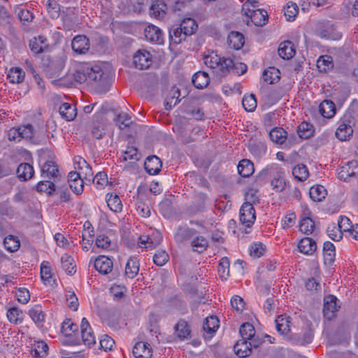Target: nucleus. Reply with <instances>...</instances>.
Instances as JSON below:
<instances>
[{"mask_svg":"<svg viewBox=\"0 0 358 358\" xmlns=\"http://www.w3.org/2000/svg\"><path fill=\"white\" fill-rule=\"evenodd\" d=\"M116 124L120 129L128 127L131 124V116L125 113H120L115 118Z\"/></svg>","mask_w":358,"mask_h":358,"instance_id":"obj_64","label":"nucleus"},{"mask_svg":"<svg viewBox=\"0 0 358 358\" xmlns=\"http://www.w3.org/2000/svg\"><path fill=\"white\" fill-rule=\"evenodd\" d=\"M166 5L162 0L154 1L150 8V14L161 18L166 15Z\"/></svg>","mask_w":358,"mask_h":358,"instance_id":"obj_32","label":"nucleus"},{"mask_svg":"<svg viewBox=\"0 0 358 358\" xmlns=\"http://www.w3.org/2000/svg\"><path fill=\"white\" fill-rule=\"evenodd\" d=\"M18 130L20 131L21 139L32 140L36 134L33 126L30 124L18 127Z\"/></svg>","mask_w":358,"mask_h":358,"instance_id":"obj_58","label":"nucleus"},{"mask_svg":"<svg viewBox=\"0 0 358 358\" xmlns=\"http://www.w3.org/2000/svg\"><path fill=\"white\" fill-rule=\"evenodd\" d=\"M278 52L281 58L289 60L295 55L294 45L290 41H283L280 43Z\"/></svg>","mask_w":358,"mask_h":358,"instance_id":"obj_15","label":"nucleus"},{"mask_svg":"<svg viewBox=\"0 0 358 358\" xmlns=\"http://www.w3.org/2000/svg\"><path fill=\"white\" fill-rule=\"evenodd\" d=\"M24 72L19 67L11 68L8 74V79L13 83H19L24 78Z\"/></svg>","mask_w":358,"mask_h":358,"instance_id":"obj_51","label":"nucleus"},{"mask_svg":"<svg viewBox=\"0 0 358 358\" xmlns=\"http://www.w3.org/2000/svg\"><path fill=\"white\" fill-rule=\"evenodd\" d=\"M327 189L320 185H316L310 187L309 195L313 201L320 202L324 199L327 195Z\"/></svg>","mask_w":358,"mask_h":358,"instance_id":"obj_36","label":"nucleus"},{"mask_svg":"<svg viewBox=\"0 0 358 358\" xmlns=\"http://www.w3.org/2000/svg\"><path fill=\"white\" fill-rule=\"evenodd\" d=\"M145 36L147 40L157 43L163 41V34L159 28L155 25H150L145 29Z\"/></svg>","mask_w":358,"mask_h":358,"instance_id":"obj_19","label":"nucleus"},{"mask_svg":"<svg viewBox=\"0 0 358 358\" xmlns=\"http://www.w3.org/2000/svg\"><path fill=\"white\" fill-rule=\"evenodd\" d=\"M271 140L277 143L282 144L287 138V131L282 127H275L269 132Z\"/></svg>","mask_w":358,"mask_h":358,"instance_id":"obj_38","label":"nucleus"},{"mask_svg":"<svg viewBox=\"0 0 358 358\" xmlns=\"http://www.w3.org/2000/svg\"><path fill=\"white\" fill-rule=\"evenodd\" d=\"M276 329L280 334L286 335L290 331L291 318L287 315H279L275 319Z\"/></svg>","mask_w":358,"mask_h":358,"instance_id":"obj_27","label":"nucleus"},{"mask_svg":"<svg viewBox=\"0 0 358 358\" xmlns=\"http://www.w3.org/2000/svg\"><path fill=\"white\" fill-rule=\"evenodd\" d=\"M223 76L231 72L238 76L245 73L248 69L247 65L242 62H235L232 59L227 57L224 61Z\"/></svg>","mask_w":358,"mask_h":358,"instance_id":"obj_7","label":"nucleus"},{"mask_svg":"<svg viewBox=\"0 0 358 358\" xmlns=\"http://www.w3.org/2000/svg\"><path fill=\"white\" fill-rule=\"evenodd\" d=\"M317 66L321 71H327L333 67L332 58L328 55L321 56L317 62Z\"/></svg>","mask_w":358,"mask_h":358,"instance_id":"obj_63","label":"nucleus"},{"mask_svg":"<svg viewBox=\"0 0 358 358\" xmlns=\"http://www.w3.org/2000/svg\"><path fill=\"white\" fill-rule=\"evenodd\" d=\"M260 343V341H248L240 339L234 345V352L239 357L245 358L251 354L252 348H257Z\"/></svg>","mask_w":358,"mask_h":358,"instance_id":"obj_4","label":"nucleus"},{"mask_svg":"<svg viewBox=\"0 0 358 358\" xmlns=\"http://www.w3.org/2000/svg\"><path fill=\"white\" fill-rule=\"evenodd\" d=\"M61 264L62 268L68 275H72L76 273V270L74 260L70 255L67 254L64 255L61 257Z\"/></svg>","mask_w":358,"mask_h":358,"instance_id":"obj_44","label":"nucleus"},{"mask_svg":"<svg viewBox=\"0 0 358 358\" xmlns=\"http://www.w3.org/2000/svg\"><path fill=\"white\" fill-rule=\"evenodd\" d=\"M53 180V181H51L50 179L43 178V180L37 184V191L39 192H45L48 194H52L55 192V182L56 179Z\"/></svg>","mask_w":358,"mask_h":358,"instance_id":"obj_40","label":"nucleus"},{"mask_svg":"<svg viewBox=\"0 0 358 358\" xmlns=\"http://www.w3.org/2000/svg\"><path fill=\"white\" fill-rule=\"evenodd\" d=\"M95 269L101 274L106 275L112 271L113 262L104 255H99L94 260Z\"/></svg>","mask_w":358,"mask_h":358,"instance_id":"obj_12","label":"nucleus"},{"mask_svg":"<svg viewBox=\"0 0 358 358\" xmlns=\"http://www.w3.org/2000/svg\"><path fill=\"white\" fill-rule=\"evenodd\" d=\"M20 241L16 236L9 235L3 239V245L9 252L16 251L20 248Z\"/></svg>","mask_w":358,"mask_h":358,"instance_id":"obj_57","label":"nucleus"},{"mask_svg":"<svg viewBox=\"0 0 358 358\" xmlns=\"http://www.w3.org/2000/svg\"><path fill=\"white\" fill-rule=\"evenodd\" d=\"M47 10L52 19L59 16V5L56 0H48L46 3Z\"/></svg>","mask_w":358,"mask_h":358,"instance_id":"obj_61","label":"nucleus"},{"mask_svg":"<svg viewBox=\"0 0 358 358\" xmlns=\"http://www.w3.org/2000/svg\"><path fill=\"white\" fill-rule=\"evenodd\" d=\"M133 64L140 70L148 69L152 64V56L145 50H139L133 57Z\"/></svg>","mask_w":358,"mask_h":358,"instance_id":"obj_5","label":"nucleus"},{"mask_svg":"<svg viewBox=\"0 0 358 358\" xmlns=\"http://www.w3.org/2000/svg\"><path fill=\"white\" fill-rule=\"evenodd\" d=\"M339 306H337V298L333 295H327L324 299L323 314L324 317L330 320Z\"/></svg>","mask_w":358,"mask_h":358,"instance_id":"obj_8","label":"nucleus"},{"mask_svg":"<svg viewBox=\"0 0 358 358\" xmlns=\"http://www.w3.org/2000/svg\"><path fill=\"white\" fill-rule=\"evenodd\" d=\"M353 129L350 124L341 123L336 131V136L342 141H347L352 135Z\"/></svg>","mask_w":358,"mask_h":358,"instance_id":"obj_39","label":"nucleus"},{"mask_svg":"<svg viewBox=\"0 0 358 358\" xmlns=\"http://www.w3.org/2000/svg\"><path fill=\"white\" fill-rule=\"evenodd\" d=\"M89 83H97L99 87H105L108 84L109 75L104 73L102 68L99 65H88Z\"/></svg>","mask_w":358,"mask_h":358,"instance_id":"obj_1","label":"nucleus"},{"mask_svg":"<svg viewBox=\"0 0 358 358\" xmlns=\"http://www.w3.org/2000/svg\"><path fill=\"white\" fill-rule=\"evenodd\" d=\"M323 255L325 264H331L335 261L336 250L334 245L330 241L323 244Z\"/></svg>","mask_w":358,"mask_h":358,"instance_id":"obj_30","label":"nucleus"},{"mask_svg":"<svg viewBox=\"0 0 358 358\" xmlns=\"http://www.w3.org/2000/svg\"><path fill=\"white\" fill-rule=\"evenodd\" d=\"M59 112L61 116L67 121H71L76 117V108L69 103H62L59 108Z\"/></svg>","mask_w":358,"mask_h":358,"instance_id":"obj_29","label":"nucleus"},{"mask_svg":"<svg viewBox=\"0 0 358 358\" xmlns=\"http://www.w3.org/2000/svg\"><path fill=\"white\" fill-rule=\"evenodd\" d=\"M52 275V268L49 262L43 261L41 265V278L44 284L50 282Z\"/></svg>","mask_w":358,"mask_h":358,"instance_id":"obj_52","label":"nucleus"},{"mask_svg":"<svg viewBox=\"0 0 358 358\" xmlns=\"http://www.w3.org/2000/svg\"><path fill=\"white\" fill-rule=\"evenodd\" d=\"M7 317L10 322L17 324L23 320V313L16 307H12L8 310Z\"/></svg>","mask_w":358,"mask_h":358,"instance_id":"obj_55","label":"nucleus"},{"mask_svg":"<svg viewBox=\"0 0 358 358\" xmlns=\"http://www.w3.org/2000/svg\"><path fill=\"white\" fill-rule=\"evenodd\" d=\"M80 331L83 342L85 345H92L96 343L95 336L88 320L83 317L81 321Z\"/></svg>","mask_w":358,"mask_h":358,"instance_id":"obj_10","label":"nucleus"},{"mask_svg":"<svg viewBox=\"0 0 358 358\" xmlns=\"http://www.w3.org/2000/svg\"><path fill=\"white\" fill-rule=\"evenodd\" d=\"M154 235L157 236V240L153 241L152 238L150 236L142 235L139 237L138 244L141 248H149L159 245L162 241V236L161 234L156 231Z\"/></svg>","mask_w":358,"mask_h":358,"instance_id":"obj_25","label":"nucleus"},{"mask_svg":"<svg viewBox=\"0 0 358 358\" xmlns=\"http://www.w3.org/2000/svg\"><path fill=\"white\" fill-rule=\"evenodd\" d=\"M179 27L187 36L192 35L197 29L196 21L190 17L185 18L179 24Z\"/></svg>","mask_w":358,"mask_h":358,"instance_id":"obj_47","label":"nucleus"},{"mask_svg":"<svg viewBox=\"0 0 358 358\" xmlns=\"http://www.w3.org/2000/svg\"><path fill=\"white\" fill-rule=\"evenodd\" d=\"M175 333L180 340L187 339L191 331L186 321L180 320L174 327Z\"/></svg>","mask_w":358,"mask_h":358,"instance_id":"obj_34","label":"nucleus"},{"mask_svg":"<svg viewBox=\"0 0 358 358\" xmlns=\"http://www.w3.org/2000/svg\"><path fill=\"white\" fill-rule=\"evenodd\" d=\"M187 36L179 26H173L169 29V38L172 43L180 44L186 39Z\"/></svg>","mask_w":358,"mask_h":358,"instance_id":"obj_35","label":"nucleus"},{"mask_svg":"<svg viewBox=\"0 0 358 358\" xmlns=\"http://www.w3.org/2000/svg\"><path fill=\"white\" fill-rule=\"evenodd\" d=\"M272 189L275 192H282L286 187V182L281 172H277L271 180Z\"/></svg>","mask_w":358,"mask_h":358,"instance_id":"obj_46","label":"nucleus"},{"mask_svg":"<svg viewBox=\"0 0 358 358\" xmlns=\"http://www.w3.org/2000/svg\"><path fill=\"white\" fill-rule=\"evenodd\" d=\"M237 169L238 173L243 178L250 176L255 171L253 163L247 159L241 160L238 164Z\"/></svg>","mask_w":358,"mask_h":358,"instance_id":"obj_26","label":"nucleus"},{"mask_svg":"<svg viewBox=\"0 0 358 358\" xmlns=\"http://www.w3.org/2000/svg\"><path fill=\"white\" fill-rule=\"evenodd\" d=\"M266 251V246L262 243H254L249 247V252L252 257L259 258L262 256Z\"/></svg>","mask_w":358,"mask_h":358,"instance_id":"obj_62","label":"nucleus"},{"mask_svg":"<svg viewBox=\"0 0 358 358\" xmlns=\"http://www.w3.org/2000/svg\"><path fill=\"white\" fill-rule=\"evenodd\" d=\"M227 43L231 48L240 50L245 43V38L238 31H231L228 36Z\"/></svg>","mask_w":358,"mask_h":358,"instance_id":"obj_21","label":"nucleus"},{"mask_svg":"<svg viewBox=\"0 0 358 358\" xmlns=\"http://www.w3.org/2000/svg\"><path fill=\"white\" fill-rule=\"evenodd\" d=\"M315 229L314 221L308 217H306L301 220L299 224V230L307 235L311 234Z\"/></svg>","mask_w":358,"mask_h":358,"instance_id":"obj_53","label":"nucleus"},{"mask_svg":"<svg viewBox=\"0 0 358 358\" xmlns=\"http://www.w3.org/2000/svg\"><path fill=\"white\" fill-rule=\"evenodd\" d=\"M298 248L301 253L307 255H311L315 252L317 249V244L313 238L305 237L301 239L298 244Z\"/></svg>","mask_w":358,"mask_h":358,"instance_id":"obj_16","label":"nucleus"},{"mask_svg":"<svg viewBox=\"0 0 358 358\" xmlns=\"http://www.w3.org/2000/svg\"><path fill=\"white\" fill-rule=\"evenodd\" d=\"M327 233L328 236L334 241H338L343 238L342 229L336 223L329 224Z\"/></svg>","mask_w":358,"mask_h":358,"instance_id":"obj_54","label":"nucleus"},{"mask_svg":"<svg viewBox=\"0 0 358 358\" xmlns=\"http://www.w3.org/2000/svg\"><path fill=\"white\" fill-rule=\"evenodd\" d=\"M139 260L136 257H131L125 266L124 275L130 279L134 278L139 272Z\"/></svg>","mask_w":358,"mask_h":358,"instance_id":"obj_17","label":"nucleus"},{"mask_svg":"<svg viewBox=\"0 0 358 358\" xmlns=\"http://www.w3.org/2000/svg\"><path fill=\"white\" fill-rule=\"evenodd\" d=\"M219 327V320L215 316H210L205 319L203 329L205 332L212 335Z\"/></svg>","mask_w":358,"mask_h":358,"instance_id":"obj_41","label":"nucleus"},{"mask_svg":"<svg viewBox=\"0 0 358 358\" xmlns=\"http://www.w3.org/2000/svg\"><path fill=\"white\" fill-rule=\"evenodd\" d=\"M297 133L301 139H308L313 135V126L307 122H303L298 126Z\"/></svg>","mask_w":358,"mask_h":358,"instance_id":"obj_45","label":"nucleus"},{"mask_svg":"<svg viewBox=\"0 0 358 358\" xmlns=\"http://www.w3.org/2000/svg\"><path fill=\"white\" fill-rule=\"evenodd\" d=\"M41 176L47 179H57L60 175L57 166L51 160L41 164Z\"/></svg>","mask_w":358,"mask_h":358,"instance_id":"obj_11","label":"nucleus"},{"mask_svg":"<svg viewBox=\"0 0 358 358\" xmlns=\"http://www.w3.org/2000/svg\"><path fill=\"white\" fill-rule=\"evenodd\" d=\"M240 335L241 340H246L248 341H257L255 338V329L252 324L245 322L240 327Z\"/></svg>","mask_w":358,"mask_h":358,"instance_id":"obj_28","label":"nucleus"},{"mask_svg":"<svg viewBox=\"0 0 358 358\" xmlns=\"http://www.w3.org/2000/svg\"><path fill=\"white\" fill-rule=\"evenodd\" d=\"M133 354L136 358H150L152 355V348L147 343L138 342L133 348Z\"/></svg>","mask_w":358,"mask_h":358,"instance_id":"obj_14","label":"nucleus"},{"mask_svg":"<svg viewBox=\"0 0 358 358\" xmlns=\"http://www.w3.org/2000/svg\"><path fill=\"white\" fill-rule=\"evenodd\" d=\"M196 230L187 227H178L174 238L177 243H182L190 239L195 234Z\"/></svg>","mask_w":358,"mask_h":358,"instance_id":"obj_20","label":"nucleus"},{"mask_svg":"<svg viewBox=\"0 0 358 358\" xmlns=\"http://www.w3.org/2000/svg\"><path fill=\"white\" fill-rule=\"evenodd\" d=\"M226 58L221 57L216 51L208 50L203 56V62L208 67L216 69L221 76H223L224 61Z\"/></svg>","mask_w":358,"mask_h":358,"instance_id":"obj_2","label":"nucleus"},{"mask_svg":"<svg viewBox=\"0 0 358 358\" xmlns=\"http://www.w3.org/2000/svg\"><path fill=\"white\" fill-rule=\"evenodd\" d=\"M18 178L22 181L31 179L34 174L33 166L29 163H21L16 170Z\"/></svg>","mask_w":358,"mask_h":358,"instance_id":"obj_18","label":"nucleus"},{"mask_svg":"<svg viewBox=\"0 0 358 358\" xmlns=\"http://www.w3.org/2000/svg\"><path fill=\"white\" fill-rule=\"evenodd\" d=\"M47 39L43 36L34 37L29 42V47L34 54L41 53L46 47Z\"/></svg>","mask_w":358,"mask_h":358,"instance_id":"obj_33","label":"nucleus"},{"mask_svg":"<svg viewBox=\"0 0 358 358\" xmlns=\"http://www.w3.org/2000/svg\"><path fill=\"white\" fill-rule=\"evenodd\" d=\"M239 220L246 227H251L256 220L255 210L252 204L244 202L241 207Z\"/></svg>","mask_w":358,"mask_h":358,"instance_id":"obj_3","label":"nucleus"},{"mask_svg":"<svg viewBox=\"0 0 358 358\" xmlns=\"http://www.w3.org/2000/svg\"><path fill=\"white\" fill-rule=\"evenodd\" d=\"M242 104L246 111H254L257 108V101L255 95H245L242 100Z\"/></svg>","mask_w":358,"mask_h":358,"instance_id":"obj_60","label":"nucleus"},{"mask_svg":"<svg viewBox=\"0 0 358 358\" xmlns=\"http://www.w3.org/2000/svg\"><path fill=\"white\" fill-rule=\"evenodd\" d=\"M106 201L108 208L113 212H120L122 209V204L120 197L117 194H107Z\"/></svg>","mask_w":358,"mask_h":358,"instance_id":"obj_37","label":"nucleus"},{"mask_svg":"<svg viewBox=\"0 0 358 358\" xmlns=\"http://www.w3.org/2000/svg\"><path fill=\"white\" fill-rule=\"evenodd\" d=\"M49 348L43 341H34L31 347V355L35 358H43L47 356Z\"/></svg>","mask_w":358,"mask_h":358,"instance_id":"obj_22","label":"nucleus"},{"mask_svg":"<svg viewBox=\"0 0 358 358\" xmlns=\"http://www.w3.org/2000/svg\"><path fill=\"white\" fill-rule=\"evenodd\" d=\"M162 163L160 159L155 156L148 157L144 163V168L146 172L150 175H156L161 171Z\"/></svg>","mask_w":358,"mask_h":358,"instance_id":"obj_13","label":"nucleus"},{"mask_svg":"<svg viewBox=\"0 0 358 358\" xmlns=\"http://www.w3.org/2000/svg\"><path fill=\"white\" fill-rule=\"evenodd\" d=\"M229 266L230 262L228 257H224L220 260L217 270L220 278L225 280L227 278L229 275Z\"/></svg>","mask_w":358,"mask_h":358,"instance_id":"obj_59","label":"nucleus"},{"mask_svg":"<svg viewBox=\"0 0 358 358\" xmlns=\"http://www.w3.org/2000/svg\"><path fill=\"white\" fill-rule=\"evenodd\" d=\"M244 15L247 17V24H249V20L257 27L265 25L268 20L267 12L264 9H255L252 10L245 11Z\"/></svg>","mask_w":358,"mask_h":358,"instance_id":"obj_6","label":"nucleus"},{"mask_svg":"<svg viewBox=\"0 0 358 358\" xmlns=\"http://www.w3.org/2000/svg\"><path fill=\"white\" fill-rule=\"evenodd\" d=\"M71 48L78 55L85 54L90 49L89 38L85 35L76 36L72 40Z\"/></svg>","mask_w":358,"mask_h":358,"instance_id":"obj_9","label":"nucleus"},{"mask_svg":"<svg viewBox=\"0 0 358 358\" xmlns=\"http://www.w3.org/2000/svg\"><path fill=\"white\" fill-rule=\"evenodd\" d=\"M28 313L37 326H43L45 321V314L43 311L42 307L40 305H35L29 310Z\"/></svg>","mask_w":358,"mask_h":358,"instance_id":"obj_24","label":"nucleus"},{"mask_svg":"<svg viewBox=\"0 0 358 358\" xmlns=\"http://www.w3.org/2000/svg\"><path fill=\"white\" fill-rule=\"evenodd\" d=\"M191 246L192 247L194 251L201 253L203 251L206 250V249L208 248V241L205 237L202 236H199L195 237L191 241Z\"/></svg>","mask_w":358,"mask_h":358,"instance_id":"obj_48","label":"nucleus"},{"mask_svg":"<svg viewBox=\"0 0 358 358\" xmlns=\"http://www.w3.org/2000/svg\"><path fill=\"white\" fill-rule=\"evenodd\" d=\"M319 112L322 117L331 118L336 113L335 105L330 100H324L319 106Z\"/></svg>","mask_w":358,"mask_h":358,"instance_id":"obj_31","label":"nucleus"},{"mask_svg":"<svg viewBox=\"0 0 358 358\" xmlns=\"http://www.w3.org/2000/svg\"><path fill=\"white\" fill-rule=\"evenodd\" d=\"M105 126L102 122H94L90 127V134L96 139H101L105 135Z\"/></svg>","mask_w":358,"mask_h":358,"instance_id":"obj_50","label":"nucleus"},{"mask_svg":"<svg viewBox=\"0 0 358 358\" xmlns=\"http://www.w3.org/2000/svg\"><path fill=\"white\" fill-rule=\"evenodd\" d=\"M299 12V8L296 3L288 2L284 7V15L288 21H292L296 17Z\"/></svg>","mask_w":358,"mask_h":358,"instance_id":"obj_56","label":"nucleus"},{"mask_svg":"<svg viewBox=\"0 0 358 358\" xmlns=\"http://www.w3.org/2000/svg\"><path fill=\"white\" fill-rule=\"evenodd\" d=\"M192 83L197 89L206 87L210 82L208 74L204 71H198L192 76Z\"/></svg>","mask_w":358,"mask_h":358,"instance_id":"obj_23","label":"nucleus"},{"mask_svg":"<svg viewBox=\"0 0 358 358\" xmlns=\"http://www.w3.org/2000/svg\"><path fill=\"white\" fill-rule=\"evenodd\" d=\"M292 175L298 181L303 182L308 178V169L303 164H297L292 169Z\"/></svg>","mask_w":358,"mask_h":358,"instance_id":"obj_43","label":"nucleus"},{"mask_svg":"<svg viewBox=\"0 0 358 358\" xmlns=\"http://www.w3.org/2000/svg\"><path fill=\"white\" fill-rule=\"evenodd\" d=\"M88 64L79 66L73 74V80L78 83L89 82Z\"/></svg>","mask_w":358,"mask_h":358,"instance_id":"obj_49","label":"nucleus"},{"mask_svg":"<svg viewBox=\"0 0 358 358\" xmlns=\"http://www.w3.org/2000/svg\"><path fill=\"white\" fill-rule=\"evenodd\" d=\"M262 78L268 83L273 84L279 80L280 71L275 67H268L264 71Z\"/></svg>","mask_w":358,"mask_h":358,"instance_id":"obj_42","label":"nucleus"}]
</instances>
